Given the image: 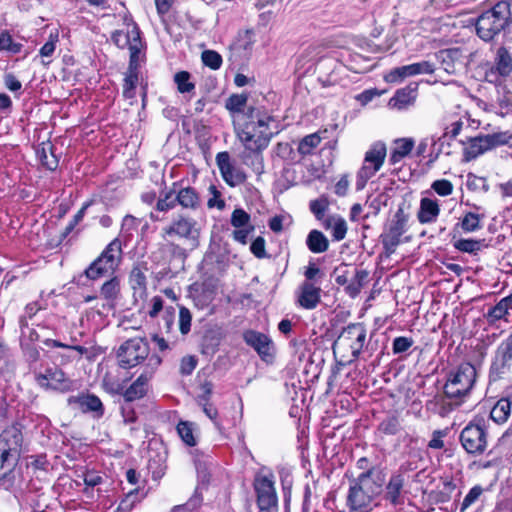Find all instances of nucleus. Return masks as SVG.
<instances>
[{"instance_id": "4468645a", "label": "nucleus", "mask_w": 512, "mask_h": 512, "mask_svg": "<svg viewBox=\"0 0 512 512\" xmlns=\"http://www.w3.org/2000/svg\"><path fill=\"white\" fill-rule=\"evenodd\" d=\"M149 355V345L142 338L125 341L118 349L117 358L123 368H132L143 362Z\"/></svg>"}, {"instance_id": "603ef678", "label": "nucleus", "mask_w": 512, "mask_h": 512, "mask_svg": "<svg viewBox=\"0 0 512 512\" xmlns=\"http://www.w3.org/2000/svg\"><path fill=\"white\" fill-rule=\"evenodd\" d=\"M250 215L242 208H236L231 214V225L234 228H244L252 226Z\"/></svg>"}, {"instance_id": "ddd939ff", "label": "nucleus", "mask_w": 512, "mask_h": 512, "mask_svg": "<svg viewBox=\"0 0 512 512\" xmlns=\"http://www.w3.org/2000/svg\"><path fill=\"white\" fill-rule=\"evenodd\" d=\"M258 512H277L278 497L272 474L258 475L254 480Z\"/></svg>"}, {"instance_id": "f3484780", "label": "nucleus", "mask_w": 512, "mask_h": 512, "mask_svg": "<svg viewBox=\"0 0 512 512\" xmlns=\"http://www.w3.org/2000/svg\"><path fill=\"white\" fill-rule=\"evenodd\" d=\"M175 192L174 201L183 210L196 211L200 209L202 201L198 191L191 186H183L180 182H173Z\"/></svg>"}, {"instance_id": "5701e85b", "label": "nucleus", "mask_w": 512, "mask_h": 512, "mask_svg": "<svg viewBox=\"0 0 512 512\" xmlns=\"http://www.w3.org/2000/svg\"><path fill=\"white\" fill-rule=\"evenodd\" d=\"M416 97L417 85L409 84L404 88L398 89L390 98L388 105L393 109L405 110L415 103Z\"/></svg>"}, {"instance_id": "774afa93", "label": "nucleus", "mask_w": 512, "mask_h": 512, "mask_svg": "<svg viewBox=\"0 0 512 512\" xmlns=\"http://www.w3.org/2000/svg\"><path fill=\"white\" fill-rule=\"evenodd\" d=\"M84 484L86 485L85 492L87 493L89 488H94L103 482V477L100 473L95 471H86L82 475Z\"/></svg>"}, {"instance_id": "393cba45", "label": "nucleus", "mask_w": 512, "mask_h": 512, "mask_svg": "<svg viewBox=\"0 0 512 512\" xmlns=\"http://www.w3.org/2000/svg\"><path fill=\"white\" fill-rule=\"evenodd\" d=\"M460 142L461 144L465 145L463 150V158L466 162L474 160L478 156L490 150L484 135L469 138L467 143L464 141Z\"/></svg>"}, {"instance_id": "bb28decb", "label": "nucleus", "mask_w": 512, "mask_h": 512, "mask_svg": "<svg viewBox=\"0 0 512 512\" xmlns=\"http://www.w3.org/2000/svg\"><path fill=\"white\" fill-rule=\"evenodd\" d=\"M404 477L401 474L392 475L386 486L385 499L394 506L403 504L404 497L402 495L404 487Z\"/></svg>"}, {"instance_id": "473e14b6", "label": "nucleus", "mask_w": 512, "mask_h": 512, "mask_svg": "<svg viewBox=\"0 0 512 512\" xmlns=\"http://www.w3.org/2000/svg\"><path fill=\"white\" fill-rule=\"evenodd\" d=\"M120 290V280L117 276H113L102 284L100 288V297L113 305L119 298Z\"/></svg>"}, {"instance_id": "6ab92c4d", "label": "nucleus", "mask_w": 512, "mask_h": 512, "mask_svg": "<svg viewBox=\"0 0 512 512\" xmlns=\"http://www.w3.org/2000/svg\"><path fill=\"white\" fill-rule=\"evenodd\" d=\"M68 405L73 409L80 410L83 413L92 412L97 417H101L104 413V407L96 395L93 394H79L70 396L67 400Z\"/></svg>"}, {"instance_id": "a211bd4d", "label": "nucleus", "mask_w": 512, "mask_h": 512, "mask_svg": "<svg viewBox=\"0 0 512 512\" xmlns=\"http://www.w3.org/2000/svg\"><path fill=\"white\" fill-rule=\"evenodd\" d=\"M435 58L448 74H456L464 65L463 51L459 47L442 49L435 53Z\"/></svg>"}, {"instance_id": "412c9836", "label": "nucleus", "mask_w": 512, "mask_h": 512, "mask_svg": "<svg viewBox=\"0 0 512 512\" xmlns=\"http://www.w3.org/2000/svg\"><path fill=\"white\" fill-rule=\"evenodd\" d=\"M22 441V433L16 426L6 428L0 435L2 450H6V455H10L16 460L19 456Z\"/></svg>"}, {"instance_id": "4be33fe9", "label": "nucleus", "mask_w": 512, "mask_h": 512, "mask_svg": "<svg viewBox=\"0 0 512 512\" xmlns=\"http://www.w3.org/2000/svg\"><path fill=\"white\" fill-rule=\"evenodd\" d=\"M147 271L146 263H137L129 274V285L135 298L144 299L147 295Z\"/></svg>"}, {"instance_id": "e433bc0d", "label": "nucleus", "mask_w": 512, "mask_h": 512, "mask_svg": "<svg viewBox=\"0 0 512 512\" xmlns=\"http://www.w3.org/2000/svg\"><path fill=\"white\" fill-rule=\"evenodd\" d=\"M19 326L21 329L20 345H35L36 342L42 341L40 334L33 328L29 327L26 317L19 318Z\"/></svg>"}, {"instance_id": "4d7b16f0", "label": "nucleus", "mask_w": 512, "mask_h": 512, "mask_svg": "<svg viewBox=\"0 0 512 512\" xmlns=\"http://www.w3.org/2000/svg\"><path fill=\"white\" fill-rule=\"evenodd\" d=\"M202 62L212 70H217L222 65L221 55L214 50H205L201 55Z\"/></svg>"}, {"instance_id": "338daca9", "label": "nucleus", "mask_w": 512, "mask_h": 512, "mask_svg": "<svg viewBox=\"0 0 512 512\" xmlns=\"http://www.w3.org/2000/svg\"><path fill=\"white\" fill-rule=\"evenodd\" d=\"M198 403L202 406V410L205 415L211 419L216 426H219V423L217 422L218 411L213 404L207 401V397H198Z\"/></svg>"}, {"instance_id": "39448f33", "label": "nucleus", "mask_w": 512, "mask_h": 512, "mask_svg": "<svg viewBox=\"0 0 512 512\" xmlns=\"http://www.w3.org/2000/svg\"><path fill=\"white\" fill-rule=\"evenodd\" d=\"M122 242L113 239L101 254L85 269L84 274L90 280L114 274L122 260Z\"/></svg>"}, {"instance_id": "9b49d317", "label": "nucleus", "mask_w": 512, "mask_h": 512, "mask_svg": "<svg viewBox=\"0 0 512 512\" xmlns=\"http://www.w3.org/2000/svg\"><path fill=\"white\" fill-rule=\"evenodd\" d=\"M512 370V331L496 348L489 368V380L504 379Z\"/></svg>"}, {"instance_id": "2f4dec72", "label": "nucleus", "mask_w": 512, "mask_h": 512, "mask_svg": "<svg viewBox=\"0 0 512 512\" xmlns=\"http://www.w3.org/2000/svg\"><path fill=\"white\" fill-rule=\"evenodd\" d=\"M245 152L242 154V160L243 163L247 166L251 167L252 170L257 174L261 175L264 173V159L261 154V152L264 149H246Z\"/></svg>"}, {"instance_id": "dca6fc26", "label": "nucleus", "mask_w": 512, "mask_h": 512, "mask_svg": "<svg viewBox=\"0 0 512 512\" xmlns=\"http://www.w3.org/2000/svg\"><path fill=\"white\" fill-rule=\"evenodd\" d=\"M245 343L251 346L264 361L273 358L274 345L272 340L264 333L247 330L243 333Z\"/></svg>"}, {"instance_id": "c9c22d12", "label": "nucleus", "mask_w": 512, "mask_h": 512, "mask_svg": "<svg viewBox=\"0 0 512 512\" xmlns=\"http://www.w3.org/2000/svg\"><path fill=\"white\" fill-rule=\"evenodd\" d=\"M512 409V402L508 398H502L493 406L490 417L496 423L507 421Z\"/></svg>"}, {"instance_id": "0eeeda50", "label": "nucleus", "mask_w": 512, "mask_h": 512, "mask_svg": "<svg viewBox=\"0 0 512 512\" xmlns=\"http://www.w3.org/2000/svg\"><path fill=\"white\" fill-rule=\"evenodd\" d=\"M387 155L386 144L382 141L374 142L365 153L361 168L357 172V189L365 187L371 179L383 166Z\"/></svg>"}, {"instance_id": "2eb2a0df", "label": "nucleus", "mask_w": 512, "mask_h": 512, "mask_svg": "<svg viewBox=\"0 0 512 512\" xmlns=\"http://www.w3.org/2000/svg\"><path fill=\"white\" fill-rule=\"evenodd\" d=\"M215 160L221 177L228 186L236 187L246 182V172L231 160L230 154L227 151L219 152Z\"/></svg>"}, {"instance_id": "72a5a7b5", "label": "nucleus", "mask_w": 512, "mask_h": 512, "mask_svg": "<svg viewBox=\"0 0 512 512\" xmlns=\"http://www.w3.org/2000/svg\"><path fill=\"white\" fill-rule=\"evenodd\" d=\"M308 249L313 253H323L329 247L327 237L319 230H311L306 239Z\"/></svg>"}, {"instance_id": "5fc2aeb1", "label": "nucleus", "mask_w": 512, "mask_h": 512, "mask_svg": "<svg viewBox=\"0 0 512 512\" xmlns=\"http://www.w3.org/2000/svg\"><path fill=\"white\" fill-rule=\"evenodd\" d=\"M509 309L504 304L502 300H500L495 306L491 307L487 314L485 315L487 321L491 324L495 323L498 320L505 318L508 314Z\"/></svg>"}, {"instance_id": "864d4df0", "label": "nucleus", "mask_w": 512, "mask_h": 512, "mask_svg": "<svg viewBox=\"0 0 512 512\" xmlns=\"http://www.w3.org/2000/svg\"><path fill=\"white\" fill-rule=\"evenodd\" d=\"M407 70L409 76H415L419 74H433L436 68L434 63L430 61H422L407 65Z\"/></svg>"}, {"instance_id": "20e7f679", "label": "nucleus", "mask_w": 512, "mask_h": 512, "mask_svg": "<svg viewBox=\"0 0 512 512\" xmlns=\"http://www.w3.org/2000/svg\"><path fill=\"white\" fill-rule=\"evenodd\" d=\"M512 22L510 3L500 1L481 13L475 23L477 35L485 42L493 40Z\"/></svg>"}, {"instance_id": "f704fd0d", "label": "nucleus", "mask_w": 512, "mask_h": 512, "mask_svg": "<svg viewBox=\"0 0 512 512\" xmlns=\"http://www.w3.org/2000/svg\"><path fill=\"white\" fill-rule=\"evenodd\" d=\"M37 157L41 164L51 171L58 167V159L53 152V145L50 142L40 145L37 149Z\"/></svg>"}, {"instance_id": "7c9ffc66", "label": "nucleus", "mask_w": 512, "mask_h": 512, "mask_svg": "<svg viewBox=\"0 0 512 512\" xmlns=\"http://www.w3.org/2000/svg\"><path fill=\"white\" fill-rule=\"evenodd\" d=\"M414 147V141L410 138L398 139L395 141V147L390 154L389 161L396 165L403 158L409 155Z\"/></svg>"}, {"instance_id": "680f3d73", "label": "nucleus", "mask_w": 512, "mask_h": 512, "mask_svg": "<svg viewBox=\"0 0 512 512\" xmlns=\"http://www.w3.org/2000/svg\"><path fill=\"white\" fill-rule=\"evenodd\" d=\"M431 189L439 196L445 197L452 194L454 187L451 181L447 179H439L435 180L431 184Z\"/></svg>"}, {"instance_id": "1a4fd4ad", "label": "nucleus", "mask_w": 512, "mask_h": 512, "mask_svg": "<svg viewBox=\"0 0 512 512\" xmlns=\"http://www.w3.org/2000/svg\"><path fill=\"white\" fill-rule=\"evenodd\" d=\"M201 228L197 221L184 214H177L169 225L162 229V237L180 238L189 241L193 246H198Z\"/></svg>"}, {"instance_id": "a878e982", "label": "nucleus", "mask_w": 512, "mask_h": 512, "mask_svg": "<svg viewBox=\"0 0 512 512\" xmlns=\"http://www.w3.org/2000/svg\"><path fill=\"white\" fill-rule=\"evenodd\" d=\"M301 293L298 302L305 309H314L320 302V287L315 286L312 282L305 281L302 283Z\"/></svg>"}, {"instance_id": "7ed1b4c3", "label": "nucleus", "mask_w": 512, "mask_h": 512, "mask_svg": "<svg viewBox=\"0 0 512 512\" xmlns=\"http://www.w3.org/2000/svg\"><path fill=\"white\" fill-rule=\"evenodd\" d=\"M476 380L475 366L469 362L461 363L447 374L443 393L454 404L461 405L470 396Z\"/></svg>"}, {"instance_id": "c85d7f7f", "label": "nucleus", "mask_w": 512, "mask_h": 512, "mask_svg": "<svg viewBox=\"0 0 512 512\" xmlns=\"http://www.w3.org/2000/svg\"><path fill=\"white\" fill-rule=\"evenodd\" d=\"M468 122L467 115H456L450 118V120L444 126V132L442 136L438 138L441 146L448 139H455L463 129V126Z\"/></svg>"}, {"instance_id": "6e6d98bb", "label": "nucleus", "mask_w": 512, "mask_h": 512, "mask_svg": "<svg viewBox=\"0 0 512 512\" xmlns=\"http://www.w3.org/2000/svg\"><path fill=\"white\" fill-rule=\"evenodd\" d=\"M481 216L479 214L468 212L461 221V228L465 232H474L481 228Z\"/></svg>"}, {"instance_id": "13d9d810", "label": "nucleus", "mask_w": 512, "mask_h": 512, "mask_svg": "<svg viewBox=\"0 0 512 512\" xmlns=\"http://www.w3.org/2000/svg\"><path fill=\"white\" fill-rule=\"evenodd\" d=\"M208 191L211 195L207 201L208 208H217L220 211L224 210L226 207V202L222 199V194L217 189V187L215 185H210Z\"/></svg>"}, {"instance_id": "4c0bfd02", "label": "nucleus", "mask_w": 512, "mask_h": 512, "mask_svg": "<svg viewBox=\"0 0 512 512\" xmlns=\"http://www.w3.org/2000/svg\"><path fill=\"white\" fill-rule=\"evenodd\" d=\"M333 277L338 285L344 286L345 291L352 294V275L347 264L337 266L333 271Z\"/></svg>"}, {"instance_id": "a18cd8bd", "label": "nucleus", "mask_w": 512, "mask_h": 512, "mask_svg": "<svg viewBox=\"0 0 512 512\" xmlns=\"http://www.w3.org/2000/svg\"><path fill=\"white\" fill-rule=\"evenodd\" d=\"M177 433L182 441L188 446L196 445L193 424L189 421H180L177 425Z\"/></svg>"}, {"instance_id": "bf43d9fd", "label": "nucleus", "mask_w": 512, "mask_h": 512, "mask_svg": "<svg viewBox=\"0 0 512 512\" xmlns=\"http://www.w3.org/2000/svg\"><path fill=\"white\" fill-rule=\"evenodd\" d=\"M379 431L386 435H395L400 429V423L396 416L385 418L378 427Z\"/></svg>"}, {"instance_id": "c756f323", "label": "nucleus", "mask_w": 512, "mask_h": 512, "mask_svg": "<svg viewBox=\"0 0 512 512\" xmlns=\"http://www.w3.org/2000/svg\"><path fill=\"white\" fill-rule=\"evenodd\" d=\"M326 230H331L335 241H340L346 236L348 227L346 221L337 215L328 216L322 223Z\"/></svg>"}, {"instance_id": "ea45409f", "label": "nucleus", "mask_w": 512, "mask_h": 512, "mask_svg": "<svg viewBox=\"0 0 512 512\" xmlns=\"http://www.w3.org/2000/svg\"><path fill=\"white\" fill-rule=\"evenodd\" d=\"M174 83L181 94H189L195 90V83L191 81L188 71H179L174 75Z\"/></svg>"}, {"instance_id": "58836bf2", "label": "nucleus", "mask_w": 512, "mask_h": 512, "mask_svg": "<svg viewBox=\"0 0 512 512\" xmlns=\"http://www.w3.org/2000/svg\"><path fill=\"white\" fill-rule=\"evenodd\" d=\"M175 192L173 184L168 190H163L160 193L159 198L156 201V210L159 212H168L177 206V202L174 201Z\"/></svg>"}, {"instance_id": "f8f14e48", "label": "nucleus", "mask_w": 512, "mask_h": 512, "mask_svg": "<svg viewBox=\"0 0 512 512\" xmlns=\"http://www.w3.org/2000/svg\"><path fill=\"white\" fill-rule=\"evenodd\" d=\"M407 222L408 215L400 207L393 215V218L386 224L380 239L387 254L394 253L397 246L401 243V236L407 230Z\"/></svg>"}, {"instance_id": "f257e3e1", "label": "nucleus", "mask_w": 512, "mask_h": 512, "mask_svg": "<svg viewBox=\"0 0 512 512\" xmlns=\"http://www.w3.org/2000/svg\"><path fill=\"white\" fill-rule=\"evenodd\" d=\"M245 93L232 94L225 108L233 120L237 138L246 149H265L271 138L279 132L277 121L262 108L247 106Z\"/></svg>"}, {"instance_id": "423d86ee", "label": "nucleus", "mask_w": 512, "mask_h": 512, "mask_svg": "<svg viewBox=\"0 0 512 512\" xmlns=\"http://www.w3.org/2000/svg\"><path fill=\"white\" fill-rule=\"evenodd\" d=\"M36 384L44 390L68 392L73 389L74 382L57 365H40L33 367Z\"/></svg>"}, {"instance_id": "e2e57ef3", "label": "nucleus", "mask_w": 512, "mask_h": 512, "mask_svg": "<svg viewBox=\"0 0 512 512\" xmlns=\"http://www.w3.org/2000/svg\"><path fill=\"white\" fill-rule=\"evenodd\" d=\"M192 315L188 308L181 306L179 309V330L183 335L190 332Z\"/></svg>"}, {"instance_id": "6e6552de", "label": "nucleus", "mask_w": 512, "mask_h": 512, "mask_svg": "<svg viewBox=\"0 0 512 512\" xmlns=\"http://www.w3.org/2000/svg\"><path fill=\"white\" fill-rule=\"evenodd\" d=\"M460 443L473 456L485 453L488 447V432L483 420L472 421L460 433Z\"/></svg>"}, {"instance_id": "9d476101", "label": "nucleus", "mask_w": 512, "mask_h": 512, "mask_svg": "<svg viewBox=\"0 0 512 512\" xmlns=\"http://www.w3.org/2000/svg\"><path fill=\"white\" fill-rule=\"evenodd\" d=\"M381 484L372 478V470L361 472L354 485V511L368 512L371 509L373 497L379 493Z\"/></svg>"}, {"instance_id": "cd10ccee", "label": "nucleus", "mask_w": 512, "mask_h": 512, "mask_svg": "<svg viewBox=\"0 0 512 512\" xmlns=\"http://www.w3.org/2000/svg\"><path fill=\"white\" fill-rule=\"evenodd\" d=\"M439 213L440 207L436 200L427 197L421 199L420 208L417 214L418 220L421 224H427L436 221Z\"/></svg>"}, {"instance_id": "79ce46f5", "label": "nucleus", "mask_w": 512, "mask_h": 512, "mask_svg": "<svg viewBox=\"0 0 512 512\" xmlns=\"http://www.w3.org/2000/svg\"><path fill=\"white\" fill-rule=\"evenodd\" d=\"M23 45L15 42L11 34L4 30L0 32V51H5L10 54H18L21 52Z\"/></svg>"}, {"instance_id": "49530a36", "label": "nucleus", "mask_w": 512, "mask_h": 512, "mask_svg": "<svg viewBox=\"0 0 512 512\" xmlns=\"http://www.w3.org/2000/svg\"><path fill=\"white\" fill-rule=\"evenodd\" d=\"M484 240H474V239H459L454 243V247L465 253L477 254L482 246Z\"/></svg>"}, {"instance_id": "de8ad7c7", "label": "nucleus", "mask_w": 512, "mask_h": 512, "mask_svg": "<svg viewBox=\"0 0 512 512\" xmlns=\"http://www.w3.org/2000/svg\"><path fill=\"white\" fill-rule=\"evenodd\" d=\"M484 489L480 485L473 486L469 492L464 497L462 503L460 504L459 511L466 512L468 508L474 505L482 496Z\"/></svg>"}, {"instance_id": "c03bdc74", "label": "nucleus", "mask_w": 512, "mask_h": 512, "mask_svg": "<svg viewBox=\"0 0 512 512\" xmlns=\"http://www.w3.org/2000/svg\"><path fill=\"white\" fill-rule=\"evenodd\" d=\"M329 205L330 202L328 198L322 195L319 198L312 200L309 206L316 219L323 223V221L327 218L325 217V213L328 210Z\"/></svg>"}, {"instance_id": "3c124183", "label": "nucleus", "mask_w": 512, "mask_h": 512, "mask_svg": "<svg viewBox=\"0 0 512 512\" xmlns=\"http://www.w3.org/2000/svg\"><path fill=\"white\" fill-rule=\"evenodd\" d=\"M43 343L48 346V347H54V348H62V349H65L66 351H70V352H73V353H78L79 356H78V359L84 355V354H87L88 353V349L85 348L84 346H80V345H67V344H64L58 340H54V339H50V338H45L43 340Z\"/></svg>"}, {"instance_id": "052dcab7", "label": "nucleus", "mask_w": 512, "mask_h": 512, "mask_svg": "<svg viewBox=\"0 0 512 512\" xmlns=\"http://www.w3.org/2000/svg\"><path fill=\"white\" fill-rule=\"evenodd\" d=\"M414 344V340L411 337L399 336L394 338L392 342L393 354H401L408 351Z\"/></svg>"}, {"instance_id": "8fccbe9b", "label": "nucleus", "mask_w": 512, "mask_h": 512, "mask_svg": "<svg viewBox=\"0 0 512 512\" xmlns=\"http://www.w3.org/2000/svg\"><path fill=\"white\" fill-rule=\"evenodd\" d=\"M142 497L139 496L137 489L128 492L125 497L120 501L118 506L119 512H130L134 506L141 501Z\"/></svg>"}, {"instance_id": "b1692460", "label": "nucleus", "mask_w": 512, "mask_h": 512, "mask_svg": "<svg viewBox=\"0 0 512 512\" xmlns=\"http://www.w3.org/2000/svg\"><path fill=\"white\" fill-rule=\"evenodd\" d=\"M152 378L151 371H144L138 378L125 390L124 399L127 402L143 398L149 389V382Z\"/></svg>"}, {"instance_id": "0e129e2a", "label": "nucleus", "mask_w": 512, "mask_h": 512, "mask_svg": "<svg viewBox=\"0 0 512 512\" xmlns=\"http://www.w3.org/2000/svg\"><path fill=\"white\" fill-rule=\"evenodd\" d=\"M140 224V220L133 215H126L122 220L121 235L123 237L131 236L132 232L135 231Z\"/></svg>"}, {"instance_id": "37998d69", "label": "nucleus", "mask_w": 512, "mask_h": 512, "mask_svg": "<svg viewBox=\"0 0 512 512\" xmlns=\"http://www.w3.org/2000/svg\"><path fill=\"white\" fill-rule=\"evenodd\" d=\"M320 142L321 137L317 133L309 134L301 139L297 150L302 156L309 155L320 144Z\"/></svg>"}, {"instance_id": "a19ab883", "label": "nucleus", "mask_w": 512, "mask_h": 512, "mask_svg": "<svg viewBox=\"0 0 512 512\" xmlns=\"http://www.w3.org/2000/svg\"><path fill=\"white\" fill-rule=\"evenodd\" d=\"M489 149L499 146L510 145L512 142V133L510 131H500L484 135Z\"/></svg>"}, {"instance_id": "f03ea898", "label": "nucleus", "mask_w": 512, "mask_h": 512, "mask_svg": "<svg viewBox=\"0 0 512 512\" xmlns=\"http://www.w3.org/2000/svg\"><path fill=\"white\" fill-rule=\"evenodd\" d=\"M111 41L119 49H128L130 52L129 65L123 83V96L133 98L138 84V69L144 57L145 44L142 41L138 25L130 16H124L123 27L112 32Z\"/></svg>"}, {"instance_id": "69168bd1", "label": "nucleus", "mask_w": 512, "mask_h": 512, "mask_svg": "<svg viewBox=\"0 0 512 512\" xmlns=\"http://www.w3.org/2000/svg\"><path fill=\"white\" fill-rule=\"evenodd\" d=\"M406 77H410L407 70V65L396 67L390 70L385 76L384 80L387 83H397L405 79Z\"/></svg>"}, {"instance_id": "09e8293b", "label": "nucleus", "mask_w": 512, "mask_h": 512, "mask_svg": "<svg viewBox=\"0 0 512 512\" xmlns=\"http://www.w3.org/2000/svg\"><path fill=\"white\" fill-rule=\"evenodd\" d=\"M21 349L29 363L31 373L33 374V367H39L40 365H42L41 363H39L41 357L40 350L36 345H28L26 343L25 345H21Z\"/></svg>"}, {"instance_id": "aec40b11", "label": "nucleus", "mask_w": 512, "mask_h": 512, "mask_svg": "<svg viewBox=\"0 0 512 512\" xmlns=\"http://www.w3.org/2000/svg\"><path fill=\"white\" fill-rule=\"evenodd\" d=\"M512 73V53L505 46L497 48L493 66L486 73V77H497L507 78Z\"/></svg>"}]
</instances>
